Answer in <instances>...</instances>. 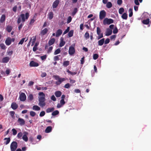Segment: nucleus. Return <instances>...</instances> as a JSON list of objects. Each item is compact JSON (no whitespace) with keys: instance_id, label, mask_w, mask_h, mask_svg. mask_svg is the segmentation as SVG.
<instances>
[{"instance_id":"nucleus-53","label":"nucleus","mask_w":151,"mask_h":151,"mask_svg":"<svg viewBox=\"0 0 151 151\" xmlns=\"http://www.w3.org/2000/svg\"><path fill=\"white\" fill-rule=\"evenodd\" d=\"M70 28L69 27H68L67 29L64 31L63 33V35H64L65 34L68 33L69 31Z\"/></svg>"},{"instance_id":"nucleus-6","label":"nucleus","mask_w":151,"mask_h":151,"mask_svg":"<svg viewBox=\"0 0 151 151\" xmlns=\"http://www.w3.org/2000/svg\"><path fill=\"white\" fill-rule=\"evenodd\" d=\"M106 11L103 10L100 11L99 13V17L100 20L104 19L106 16Z\"/></svg>"},{"instance_id":"nucleus-56","label":"nucleus","mask_w":151,"mask_h":151,"mask_svg":"<svg viewBox=\"0 0 151 151\" xmlns=\"http://www.w3.org/2000/svg\"><path fill=\"white\" fill-rule=\"evenodd\" d=\"M72 17L71 16L68 17L67 19V23H70L72 20Z\"/></svg>"},{"instance_id":"nucleus-49","label":"nucleus","mask_w":151,"mask_h":151,"mask_svg":"<svg viewBox=\"0 0 151 151\" xmlns=\"http://www.w3.org/2000/svg\"><path fill=\"white\" fill-rule=\"evenodd\" d=\"M30 115L32 117L36 115V113L35 112L31 111L30 112Z\"/></svg>"},{"instance_id":"nucleus-62","label":"nucleus","mask_w":151,"mask_h":151,"mask_svg":"<svg viewBox=\"0 0 151 151\" xmlns=\"http://www.w3.org/2000/svg\"><path fill=\"white\" fill-rule=\"evenodd\" d=\"M24 25L23 24L21 23L20 24H19V26H18V29L19 31H20L21 29V28H22L23 25Z\"/></svg>"},{"instance_id":"nucleus-8","label":"nucleus","mask_w":151,"mask_h":151,"mask_svg":"<svg viewBox=\"0 0 151 151\" xmlns=\"http://www.w3.org/2000/svg\"><path fill=\"white\" fill-rule=\"evenodd\" d=\"M19 99L21 101H25L26 99V96L25 93H22L20 95Z\"/></svg>"},{"instance_id":"nucleus-16","label":"nucleus","mask_w":151,"mask_h":151,"mask_svg":"<svg viewBox=\"0 0 151 151\" xmlns=\"http://www.w3.org/2000/svg\"><path fill=\"white\" fill-rule=\"evenodd\" d=\"M112 33V30L109 29V28H107L106 30L105 35L106 36H108L111 35V34Z\"/></svg>"},{"instance_id":"nucleus-40","label":"nucleus","mask_w":151,"mask_h":151,"mask_svg":"<svg viewBox=\"0 0 151 151\" xmlns=\"http://www.w3.org/2000/svg\"><path fill=\"white\" fill-rule=\"evenodd\" d=\"M106 7L108 8H110L112 6V4L111 2H108L106 5Z\"/></svg>"},{"instance_id":"nucleus-32","label":"nucleus","mask_w":151,"mask_h":151,"mask_svg":"<svg viewBox=\"0 0 151 151\" xmlns=\"http://www.w3.org/2000/svg\"><path fill=\"white\" fill-rule=\"evenodd\" d=\"M12 29V27L8 25L6 27V29L7 31L8 32H10Z\"/></svg>"},{"instance_id":"nucleus-26","label":"nucleus","mask_w":151,"mask_h":151,"mask_svg":"<svg viewBox=\"0 0 151 151\" xmlns=\"http://www.w3.org/2000/svg\"><path fill=\"white\" fill-rule=\"evenodd\" d=\"M104 42V38H103L99 40L98 42V45L101 46L103 45Z\"/></svg>"},{"instance_id":"nucleus-14","label":"nucleus","mask_w":151,"mask_h":151,"mask_svg":"<svg viewBox=\"0 0 151 151\" xmlns=\"http://www.w3.org/2000/svg\"><path fill=\"white\" fill-rule=\"evenodd\" d=\"M18 122L19 123V124L21 126L25 124V121L24 120L22 119L19 118L18 120Z\"/></svg>"},{"instance_id":"nucleus-38","label":"nucleus","mask_w":151,"mask_h":151,"mask_svg":"<svg viewBox=\"0 0 151 151\" xmlns=\"http://www.w3.org/2000/svg\"><path fill=\"white\" fill-rule=\"evenodd\" d=\"M59 113L58 111L56 110L54 111H53L52 113V115L53 116H56L58 115Z\"/></svg>"},{"instance_id":"nucleus-3","label":"nucleus","mask_w":151,"mask_h":151,"mask_svg":"<svg viewBox=\"0 0 151 151\" xmlns=\"http://www.w3.org/2000/svg\"><path fill=\"white\" fill-rule=\"evenodd\" d=\"M18 147V144L16 141L12 142L10 145L11 151H15Z\"/></svg>"},{"instance_id":"nucleus-45","label":"nucleus","mask_w":151,"mask_h":151,"mask_svg":"<svg viewBox=\"0 0 151 151\" xmlns=\"http://www.w3.org/2000/svg\"><path fill=\"white\" fill-rule=\"evenodd\" d=\"M124 12V9L122 7L120 8L119 10V13L120 14H122Z\"/></svg>"},{"instance_id":"nucleus-58","label":"nucleus","mask_w":151,"mask_h":151,"mask_svg":"<svg viewBox=\"0 0 151 151\" xmlns=\"http://www.w3.org/2000/svg\"><path fill=\"white\" fill-rule=\"evenodd\" d=\"M70 85L69 83L66 84L64 86V87L66 88H68L70 87Z\"/></svg>"},{"instance_id":"nucleus-54","label":"nucleus","mask_w":151,"mask_h":151,"mask_svg":"<svg viewBox=\"0 0 151 151\" xmlns=\"http://www.w3.org/2000/svg\"><path fill=\"white\" fill-rule=\"evenodd\" d=\"M25 38H22L21 40L20 41V42H19L18 44L19 45L20 44V45H22L24 42Z\"/></svg>"},{"instance_id":"nucleus-4","label":"nucleus","mask_w":151,"mask_h":151,"mask_svg":"<svg viewBox=\"0 0 151 151\" xmlns=\"http://www.w3.org/2000/svg\"><path fill=\"white\" fill-rule=\"evenodd\" d=\"M114 23V20L111 19H108L106 18L104 19L103 21V24L104 25Z\"/></svg>"},{"instance_id":"nucleus-31","label":"nucleus","mask_w":151,"mask_h":151,"mask_svg":"<svg viewBox=\"0 0 151 151\" xmlns=\"http://www.w3.org/2000/svg\"><path fill=\"white\" fill-rule=\"evenodd\" d=\"M31 38H32V44L31 45L32 46L34 45V43H35V41L36 40V36H33Z\"/></svg>"},{"instance_id":"nucleus-21","label":"nucleus","mask_w":151,"mask_h":151,"mask_svg":"<svg viewBox=\"0 0 151 151\" xmlns=\"http://www.w3.org/2000/svg\"><path fill=\"white\" fill-rule=\"evenodd\" d=\"M62 33V31L61 29H58L56 32V36L58 37L60 36Z\"/></svg>"},{"instance_id":"nucleus-52","label":"nucleus","mask_w":151,"mask_h":151,"mask_svg":"<svg viewBox=\"0 0 151 151\" xmlns=\"http://www.w3.org/2000/svg\"><path fill=\"white\" fill-rule=\"evenodd\" d=\"M60 55H58L55 56L54 58V60L55 61H58L59 60V56Z\"/></svg>"},{"instance_id":"nucleus-1","label":"nucleus","mask_w":151,"mask_h":151,"mask_svg":"<svg viewBox=\"0 0 151 151\" xmlns=\"http://www.w3.org/2000/svg\"><path fill=\"white\" fill-rule=\"evenodd\" d=\"M29 16V14L28 12H26L25 14H21L18 19L17 23L19 24L21 22V20L22 22H24L25 21V19H27Z\"/></svg>"},{"instance_id":"nucleus-61","label":"nucleus","mask_w":151,"mask_h":151,"mask_svg":"<svg viewBox=\"0 0 151 151\" xmlns=\"http://www.w3.org/2000/svg\"><path fill=\"white\" fill-rule=\"evenodd\" d=\"M110 42V40L109 38H107L105 40H104V44H107L109 43V42Z\"/></svg>"},{"instance_id":"nucleus-47","label":"nucleus","mask_w":151,"mask_h":151,"mask_svg":"<svg viewBox=\"0 0 151 151\" xmlns=\"http://www.w3.org/2000/svg\"><path fill=\"white\" fill-rule=\"evenodd\" d=\"M84 37L86 39H88L89 37V35L88 32H86L84 35Z\"/></svg>"},{"instance_id":"nucleus-30","label":"nucleus","mask_w":151,"mask_h":151,"mask_svg":"<svg viewBox=\"0 0 151 151\" xmlns=\"http://www.w3.org/2000/svg\"><path fill=\"white\" fill-rule=\"evenodd\" d=\"M78 11V9L77 8H75L72 13V16H74L75 14L77 13Z\"/></svg>"},{"instance_id":"nucleus-23","label":"nucleus","mask_w":151,"mask_h":151,"mask_svg":"<svg viewBox=\"0 0 151 151\" xmlns=\"http://www.w3.org/2000/svg\"><path fill=\"white\" fill-rule=\"evenodd\" d=\"M55 109V108L54 107L52 108H48L46 110V111L47 113H48L53 112Z\"/></svg>"},{"instance_id":"nucleus-59","label":"nucleus","mask_w":151,"mask_h":151,"mask_svg":"<svg viewBox=\"0 0 151 151\" xmlns=\"http://www.w3.org/2000/svg\"><path fill=\"white\" fill-rule=\"evenodd\" d=\"M47 56L46 55H44L43 56H41L40 57V58L42 60H44L46 59L47 58Z\"/></svg>"},{"instance_id":"nucleus-57","label":"nucleus","mask_w":151,"mask_h":151,"mask_svg":"<svg viewBox=\"0 0 151 151\" xmlns=\"http://www.w3.org/2000/svg\"><path fill=\"white\" fill-rule=\"evenodd\" d=\"M35 17H34L33 19H31V20L30 21V23H29L30 24H33L34 23V22H35V19H34Z\"/></svg>"},{"instance_id":"nucleus-51","label":"nucleus","mask_w":151,"mask_h":151,"mask_svg":"<svg viewBox=\"0 0 151 151\" xmlns=\"http://www.w3.org/2000/svg\"><path fill=\"white\" fill-rule=\"evenodd\" d=\"M22 132L19 133L17 135V137L18 138L21 139V138L22 136Z\"/></svg>"},{"instance_id":"nucleus-37","label":"nucleus","mask_w":151,"mask_h":151,"mask_svg":"<svg viewBox=\"0 0 151 151\" xmlns=\"http://www.w3.org/2000/svg\"><path fill=\"white\" fill-rule=\"evenodd\" d=\"M121 17L123 19L126 20L127 18V15L126 13H124L122 14Z\"/></svg>"},{"instance_id":"nucleus-44","label":"nucleus","mask_w":151,"mask_h":151,"mask_svg":"<svg viewBox=\"0 0 151 151\" xmlns=\"http://www.w3.org/2000/svg\"><path fill=\"white\" fill-rule=\"evenodd\" d=\"M61 50L59 48L57 49H56L54 52V54L56 55L58 54L60 52Z\"/></svg>"},{"instance_id":"nucleus-22","label":"nucleus","mask_w":151,"mask_h":151,"mask_svg":"<svg viewBox=\"0 0 151 151\" xmlns=\"http://www.w3.org/2000/svg\"><path fill=\"white\" fill-rule=\"evenodd\" d=\"M48 31L47 29L45 28L41 31V34L42 35H44L47 33Z\"/></svg>"},{"instance_id":"nucleus-13","label":"nucleus","mask_w":151,"mask_h":151,"mask_svg":"<svg viewBox=\"0 0 151 151\" xmlns=\"http://www.w3.org/2000/svg\"><path fill=\"white\" fill-rule=\"evenodd\" d=\"M24 133V134L22 136V138L25 142H27L28 140V138L27 136L28 134V133L27 132H25Z\"/></svg>"},{"instance_id":"nucleus-63","label":"nucleus","mask_w":151,"mask_h":151,"mask_svg":"<svg viewBox=\"0 0 151 151\" xmlns=\"http://www.w3.org/2000/svg\"><path fill=\"white\" fill-rule=\"evenodd\" d=\"M52 49H53L52 47V46L50 47L48 50L47 52L48 53L51 52L52 50Z\"/></svg>"},{"instance_id":"nucleus-39","label":"nucleus","mask_w":151,"mask_h":151,"mask_svg":"<svg viewBox=\"0 0 151 151\" xmlns=\"http://www.w3.org/2000/svg\"><path fill=\"white\" fill-rule=\"evenodd\" d=\"M73 34V30H70L68 32V37H72Z\"/></svg>"},{"instance_id":"nucleus-9","label":"nucleus","mask_w":151,"mask_h":151,"mask_svg":"<svg viewBox=\"0 0 151 151\" xmlns=\"http://www.w3.org/2000/svg\"><path fill=\"white\" fill-rule=\"evenodd\" d=\"M75 51L74 47L72 46H70L68 50L69 55H72L75 53Z\"/></svg>"},{"instance_id":"nucleus-33","label":"nucleus","mask_w":151,"mask_h":151,"mask_svg":"<svg viewBox=\"0 0 151 151\" xmlns=\"http://www.w3.org/2000/svg\"><path fill=\"white\" fill-rule=\"evenodd\" d=\"M39 105L42 107L44 106L45 105V101H39Z\"/></svg>"},{"instance_id":"nucleus-10","label":"nucleus","mask_w":151,"mask_h":151,"mask_svg":"<svg viewBox=\"0 0 151 151\" xmlns=\"http://www.w3.org/2000/svg\"><path fill=\"white\" fill-rule=\"evenodd\" d=\"M64 99H61L60 101V103H58L57 106L58 108H60L63 106L65 104Z\"/></svg>"},{"instance_id":"nucleus-42","label":"nucleus","mask_w":151,"mask_h":151,"mask_svg":"<svg viewBox=\"0 0 151 151\" xmlns=\"http://www.w3.org/2000/svg\"><path fill=\"white\" fill-rule=\"evenodd\" d=\"M133 10L132 9H129V16L130 17H131L133 15Z\"/></svg>"},{"instance_id":"nucleus-46","label":"nucleus","mask_w":151,"mask_h":151,"mask_svg":"<svg viewBox=\"0 0 151 151\" xmlns=\"http://www.w3.org/2000/svg\"><path fill=\"white\" fill-rule=\"evenodd\" d=\"M0 47L3 50H5L6 48V46L4 43H1L0 44Z\"/></svg>"},{"instance_id":"nucleus-29","label":"nucleus","mask_w":151,"mask_h":151,"mask_svg":"<svg viewBox=\"0 0 151 151\" xmlns=\"http://www.w3.org/2000/svg\"><path fill=\"white\" fill-rule=\"evenodd\" d=\"M32 109L33 110H35V111H39L40 108L37 105H34L32 107Z\"/></svg>"},{"instance_id":"nucleus-24","label":"nucleus","mask_w":151,"mask_h":151,"mask_svg":"<svg viewBox=\"0 0 151 151\" xmlns=\"http://www.w3.org/2000/svg\"><path fill=\"white\" fill-rule=\"evenodd\" d=\"M55 94L57 97H59L61 96L62 93L60 91H57L55 92Z\"/></svg>"},{"instance_id":"nucleus-20","label":"nucleus","mask_w":151,"mask_h":151,"mask_svg":"<svg viewBox=\"0 0 151 151\" xmlns=\"http://www.w3.org/2000/svg\"><path fill=\"white\" fill-rule=\"evenodd\" d=\"M6 19V15L5 14H2L0 18V22L1 23H3Z\"/></svg>"},{"instance_id":"nucleus-50","label":"nucleus","mask_w":151,"mask_h":151,"mask_svg":"<svg viewBox=\"0 0 151 151\" xmlns=\"http://www.w3.org/2000/svg\"><path fill=\"white\" fill-rule=\"evenodd\" d=\"M45 111H42L40 112L39 116L40 117L43 116L45 115Z\"/></svg>"},{"instance_id":"nucleus-60","label":"nucleus","mask_w":151,"mask_h":151,"mask_svg":"<svg viewBox=\"0 0 151 151\" xmlns=\"http://www.w3.org/2000/svg\"><path fill=\"white\" fill-rule=\"evenodd\" d=\"M46 75H47V74L45 72H43V73H42L41 75V76L42 78H43V77H45L46 76Z\"/></svg>"},{"instance_id":"nucleus-43","label":"nucleus","mask_w":151,"mask_h":151,"mask_svg":"<svg viewBox=\"0 0 151 151\" xmlns=\"http://www.w3.org/2000/svg\"><path fill=\"white\" fill-rule=\"evenodd\" d=\"M67 72L69 73V74H70L71 75H75L77 74V72H72L71 71H70L69 70H67Z\"/></svg>"},{"instance_id":"nucleus-25","label":"nucleus","mask_w":151,"mask_h":151,"mask_svg":"<svg viewBox=\"0 0 151 151\" xmlns=\"http://www.w3.org/2000/svg\"><path fill=\"white\" fill-rule=\"evenodd\" d=\"M53 17V12H50L48 14V18L50 19H52Z\"/></svg>"},{"instance_id":"nucleus-64","label":"nucleus","mask_w":151,"mask_h":151,"mask_svg":"<svg viewBox=\"0 0 151 151\" xmlns=\"http://www.w3.org/2000/svg\"><path fill=\"white\" fill-rule=\"evenodd\" d=\"M122 3V0H117V4L118 5H120Z\"/></svg>"},{"instance_id":"nucleus-15","label":"nucleus","mask_w":151,"mask_h":151,"mask_svg":"<svg viewBox=\"0 0 151 151\" xmlns=\"http://www.w3.org/2000/svg\"><path fill=\"white\" fill-rule=\"evenodd\" d=\"M10 58L8 57H6L2 59V62L3 63H7L9 60Z\"/></svg>"},{"instance_id":"nucleus-7","label":"nucleus","mask_w":151,"mask_h":151,"mask_svg":"<svg viewBox=\"0 0 151 151\" xmlns=\"http://www.w3.org/2000/svg\"><path fill=\"white\" fill-rule=\"evenodd\" d=\"M39 101H45V94L42 92H40L39 93Z\"/></svg>"},{"instance_id":"nucleus-28","label":"nucleus","mask_w":151,"mask_h":151,"mask_svg":"<svg viewBox=\"0 0 151 151\" xmlns=\"http://www.w3.org/2000/svg\"><path fill=\"white\" fill-rule=\"evenodd\" d=\"M142 23L145 24H148L150 23V19L148 18L144 19L142 21Z\"/></svg>"},{"instance_id":"nucleus-2","label":"nucleus","mask_w":151,"mask_h":151,"mask_svg":"<svg viewBox=\"0 0 151 151\" xmlns=\"http://www.w3.org/2000/svg\"><path fill=\"white\" fill-rule=\"evenodd\" d=\"M53 77L56 80H58L55 82V84L57 85H60L65 80V78H60L58 76H54Z\"/></svg>"},{"instance_id":"nucleus-48","label":"nucleus","mask_w":151,"mask_h":151,"mask_svg":"<svg viewBox=\"0 0 151 151\" xmlns=\"http://www.w3.org/2000/svg\"><path fill=\"white\" fill-rule=\"evenodd\" d=\"M99 57V55L97 54H95L93 55V58L94 60L97 59Z\"/></svg>"},{"instance_id":"nucleus-11","label":"nucleus","mask_w":151,"mask_h":151,"mask_svg":"<svg viewBox=\"0 0 151 151\" xmlns=\"http://www.w3.org/2000/svg\"><path fill=\"white\" fill-rule=\"evenodd\" d=\"M29 65L31 67H37L39 65V64L38 63L35 62L34 61H31L29 63Z\"/></svg>"},{"instance_id":"nucleus-36","label":"nucleus","mask_w":151,"mask_h":151,"mask_svg":"<svg viewBox=\"0 0 151 151\" xmlns=\"http://www.w3.org/2000/svg\"><path fill=\"white\" fill-rule=\"evenodd\" d=\"M70 62L69 61H64L63 63V65L65 67H67V66L69 65Z\"/></svg>"},{"instance_id":"nucleus-35","label":"nucleus","mask_w":151,"mask_h":151,"mask_svg":"<svg viewBox=\"0 0 151 151\" xmlns=\"http://www.w3.org/2000/svg\"><path fill=\"white\" fill-rule=\"evenodd\" d=\"M65 44V42L63 40V39H61L60 42L59 44V46L62 47Z\"/></svg>"},{"instance_id":"nucleus-41","label":"nucleus","mask_w":151,"mask_h":151,"mask_svg":"<svg viewBox=\"0 0 151 151\" xmlns=\"http://www.w3.org/2000/svg\"><path fill=\"white\" fill-rule=\"evenodd\" d=\"M33 98L34 97L33 95L32 94H30L28 96V99L30 101H32L33 100Z\"/></svg>"},{"instance_id":"nucleus-5","label":"nucleus","mask_w":151,"mask_h":151,"mask_svg":"<svg viewBox=\"0 0 151 151\" xmlns=\"http://www.w3.org/2000/svg\"><path fill=\"white\" fill-rule=\"evenodd\" d=\"M96 32L97 34L98 35L97 37L98 40H99L103 37V33L101 32V29L99 27H97Z\"/></svg>"},{"instance_id":"nucleus-17","label":"nucleus","mask_w":151,"mask_h":151,"mask_svg":"<svg viewBox=\"0 0 151 151\" xmlns=\"http://www.w3.org/2000/svg\"><path fill=\"white\" fill-rule=\"evenodd\" d=\"M18 106L16 103L13 102L11 105V107L14 110H15L17 108Z\"/></svg>"},{"instance_id":"nucleus-18","label":"nucleus","mask_w":151,"mask_h":151,"mask_svg":"<svg viewBox=\"0 0 151 151\" xmlns=\"http://www.w3.org/2000/svg\"><path fill=\"white\" fill-rule=\"evenodd\" d=\"M5 43L7 45H10L11 43V38L10 37H7L5 40Z\"/></svg>"},{"instance_id":"nucleus-19","label":"nucleus","mask_w":151,"mask_h":151,"mask_svg":"<svg viewBox=\"0 0 151 151\" xmlns=\"http://www.w3.org/2000/svg\"><path fill=\"white\" fill-rule=\"evenodd\" d=\"M55 42V39L52 38L50 39L48 41V45L51 46Z\"/></svg>"},{"instance_id":"nucleus-34","label":"nucleus","mask_w":151,"mask_h":151,"mask_svg":"<svg viewBox=\"0 0 151 151\" xmlns=\"http://www.w3.org/2000/svg\"><path fill=\"white\" fill-rule=\"evenodd\" d=\"M4 140H6V141L4 142V143L5 145H7L9 143L10 141V137L5 138L4 139Z\"/></svg>"},{"instance_id":"nucleus-27","label":"nucleus","mask_w":151,"mask_h":151,"mask_svg":"<svg viewBox=\"0 0 151 151\" xmlns=\"http://www.w3.org/2000/svg\"><path fill=\"white\" fill-rule=\"evenodd\" d=\"M52 129V128L51 126L47 127L45 129V132L46 133H48L50 132Z\"/></svg>"},{"instance_id":"nucleus-55","label":"nucleus","mask_w":151,"mask_h":151,"mask_svg":"<svg viewBox=\"0 0 151 151\" xmlns=\"http://www.w3.org/2000/svg\"><path fill=\"white\" fill-rule=\"evenodd\" d=\"M13 132V134L14 135H16L17 134V131L15 129H12Z\"/></svg>"},{"instance_id":"nucleus-12","label":"nucleus","mask_w":151,"mask_h":151,"mask_svg":"<svg viewBox=\"0 0 151 151\" xmlns=\"http://www.w3.org/2000/svg\"><path fill=\"white\" fill-rule=\"evenodd\" d=\"M59 3V0H56L53 3L52 6L53 8H56Z\"/></svg>"}]
</instances>
